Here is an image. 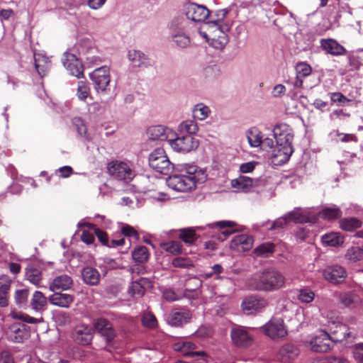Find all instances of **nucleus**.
<instances>
[{"label": "nucleus", "instance_id": "obj_43", "mask_svg": "<svg viewBox=\"0 0 363 363\" xmlns=\"http://www.w3.org/2000/svg\"><path fill=\"white\" fill-rule=\"evenodd\" d=\"M274 251V245L272 242H265L259 245L254 250V253L259 257H268Z\"/></svg>", "mask_w": 363, "mask_h": 363}, {"label": "nucleus", "instance_id": "obj_19", "mask_svg": "<svg viewBox=\"0 0 363 363\" xmlns=\"http://www.w3.org/2000/svg\"><path fill=\"white\" fill-rule=\"evenodd\" d=\"M253 239L252 237L241 234L235 236L230 242V248L236 252H244L252 247Z\"/></svg>", "mask_w": 363, "mask_h": 363}, {"label": "nucleus", "instance_id": "obj_33", "mask_svg": "<svg viewBox=\"0 0 363 363\" xmlns=\"http://www.w3.org/2000/svg\"><path fill=\"white\" fill-rule=\"evenodd\" d=\"M148 283L146 278H140L137 281H133L129 288V294L135 298L142 297L145 291V285Z\"/></svg>", "mask_w": 363, "mask_h": 363}, {"label": "nucleus", "instance_id": "obj_61", "mask_svg": "<svg viewBox=\"0 0 363 363\" xmlns=\"http://www.w3.org/2000/svg\"><path fill=\"white\" fill-rule=\"evenodd\" d=\"M121 233L125 236L133 238L135 240L139 238V235L137 231L133 227L128 225L121 228Z\"/></svg>", "mask_w": 363, "mask_h": 363}, {"label": "nucleus", "instance_id": "obj_3", "mask_svg": "<svg viewBox=\"0 0 363 363\" xmlns=\"http://www.w3.org/2000/svg\"><path fill=\"white\" fill-rule=\"evenodd\" d=\"M284 284V277L274 269L265 270L248 281V285L252 289L263 291L278 290L282 288Z\"/></svg>", "mask_w": 363, "mask_h": 363}, {"label": "nucleus", "instance_id": "obj_54", "mask_svg": "<svg viewBox=\"0 0 363 363\" xmlns=\"http://www.w3.org/2000/svg\"><path fill=\"white\" fill-rule=\"evenodd\" d=\"M330 100L337 104L340 106H345L347 103L351 102L352 101L347 97H345L342 93L340 92H333L330 94Z\"/></svg>", "mask_w": 363, "mask_h": 363}, {"label": "nucleus", "instance_id": "obj_15", "mask_svg": "<svg viewBox=\"0 0 363 363\" xmlns=\"http://www.w3.org/2000/svg\"><path fill=\"white\" fill-rule=\"evenodd\" d=\"M328 327L333 343L341 342L350 336L349 328L345 324L331 321L329 322Z\"/></svg>", "mask_w": 363, "mask_h": 363}, {"label": "nucleus", "instance_id": "obj_57", "mask_svg": "<svg viewBox=\"0 0 363 363\" xmlns=\"http://www.w3.org/2000/svg\"><path fill=\"white\" fill-rule=\"evenodd\" d=\"M73 125L76 128L77 133L81 136H85L86 133V127L80 118H74L72 120Z\"/></svg>", "mask_w": 363, "mask_h": 363}, {"label": "nucleus", "instance_id": "obj_48", "mask_svg": "<svg viewBox=\"0 0 363 363\" xmlns=\"http://www.w3.org/2000/svg\"><path fill=\"white\" fill-rule=\"evenodd\" d=\"M338 298L340 303L347 307L352 306L357 301L354 295L347 292L340 293Z\"/></svg>", "mask_w": 363, "mask_h": 363}, {"label": "nucleus", "instance_id": "obj_4", "mask_svg": "<svg viewBox=\"0 0 363 363\" xmlns=\"http://www.w3.org/2000/svg\"><path fill=\"white\" fill-rule=\"evenodd\" d=\"M107 172L113 179L128 183L135 176L133 164L130 162L113 160L107 164Z\"/></svg>", "mask_w": 363, "mask_h": 363}, {"label": "nucleus", "instance_id": "obj_62", "mask_svg": "<svg viewBox=\"0 0 363 363\" xmlns=\"http://www.w3.org/2000/svg\"><path fill=\"white\" fill-rule=\"evenodd\" d=\"M162 296L166 301L170 302L177 301L180 298V296L170 289L164 290Z\"/></svg>", "mask_w": 363, "mask_h": 363}, {"label": "nucleus", "instance_id": "obj_17", "mask_svg": "<svg viewBox=\"0 0 363 363\" xmlns=\"http://www.w3.org/2000/svg\"><path fill=\"white\" fill-rule=\"evenodd\" d=\"M147 134L149 139L152 140H166L169 143L174 135V131L164 125H153L148 128Z\"/></svg>", "mask_w": 363, "mask_h": 363}, {"label": "nucleus", "instance_id": "obj_51", "mask_svg": "<svg viewBox=\"0 0 363 363\" xmlns=\"http://www.w3.org/2000/svg\"><path fill=\"white\" fill-rule=\"evenodd\" d=\"M99 334L103 336L107 342H111L116 337L115 330L113 328L112 324L109 322Z\"/></svg>", "mask_w": 363, "mask_h": 363}, {"label": "nucleus", "instance_id": "obj_56", "mask_svg": "<svg viewBox=\"0 0 363 363\" xmlns=\"http://www.w3.org/2000/svg\"><path fill=\"white\" fill-rule=\"evenodd\" d=\"M15 318L21 320L26 323H30V324H37L43 322V318H36L32 316H30L28 314L26 313H20L16 314L13 316Z\"/></svg>", "mask_w": 363, "mask_h": 363}, {"label": "nucleus", "instance_id": "obj_25", "mask_svg": "<svg viewBox=\"0 0 363 363\" xmlns=\"http://www.w3.org/2000/svg\"><path fill=\"white\" fill-rule=\"evenodd\" d=\"M171 38L174 44L179 48H187L191 43L190 38L182 28H172Z\"/></svg>", "mask_w": 363, "mask_h": 363}, {"label": "nucleus", "instance_id": "obj_38", "mask_svg": "<svg viewBox=\"0 0 363 363\" xmlns=\"http://www.w3.org/2000/svg\"><path fill=\"white\" fill-rule=\"evenodd\" d=\"M361 226V220L356 218H346L340 220V228L345 231H353Z\"/></svg>", "mask_w": 363, "mask_h": 363}, {"label": "nucleus", "instance_id": "obj_41", "mask_svg": "<svg viewBox=\"0 0 363 363\" xmlns=\"http://www.w3.org/2000/svg\"><path fill=\"white\" fill-rule=\"evenodd\" d=\"M149 255L148 249L145 246H138L132 252L133 259L140 263L146 262Z\"/></svg>", "mask_w": 363, "mask_h": 363}, {"label": "nucleus", "instance_id": "obj_55", "mask_svg": "<svg viewBox=\"0 0 363 363\" xmlns=\"http://www.w3.org/2000/svg\"><path fill=\"white\" fill-rule=\"evenodd\" d=\"M296 70L298 77H305L310 75L311 73V67L305 62L297 64Z\"/></svg>", "mask_w": 363, "mask_h": 363}, {"label": "nucleus", "instance_id": "obj_6", "mask_svg": "<svg viewBox=\"0 0 363 363\" xmlns=\"http://www.w3.org/2000/svg\"><path fill=\"white\" fill-rule=\"evenodd\" d=\"M206 26L210 33L211 45L221 49L228 44L229 39L227 32L230 30L229 25L219 26L216 23H206Z\"/></svg>", "mask_w": 363, "mask_h": 363}, {"label": "nucleus", "instance_id": "obj_46", "mask_svg": "<svg viewBox=\"0 0 363 363\" xmlns=\"http://www.w3.org/2000/svg\"><path fill=\"white\" fill-rule=\"evenodd\" d=\"M315 298V293L310 289L303 288L298 290V300L303 303H309Z\"/></svg>", "mask_w": 363, "mask_h": 363}, {"label": "nucleus", "instance_id": "obj_36", "mask_svg": "<svg viewBox=\"0 0 363 363\" xmlns=\"http://www.w3.org/2000/svg\"><path fill=\"white\" fill-rule=\"evenodd\" d=\"M321 240L325 245L337 247L343 243L344 238L340 235V233L332 232L323 235L321 238Z\"/></svg>", "mask_w": 363, "mask_h": 363}, {"label": "nucleus", "instance_id": "obj_2", "mask_svg": "<svg viewBox=\"0 0 363 363\" xmlns=\"http://www.w3.org/2000/svg\"><path fill=\"white\" fill-rule=\"evenodd\" d=\"M276 145L272 153L273 162L277 164L286 163L294 152L292 142L294 132L286 123L277 124L273 128Z\"/></svg>", "mask_w": 363, "mask_h": 363}, {"label": "nucleus", "instance_id": "obj_34", "mask_svg": "<svg viewBox=\"0 0 363 363\" xmlns=\"http://www.w3.org/2000/svg\"><path fill=\"white\" fill-rule=\"evenodd\" d=\"M318 214L323 219L331 220L340 218L342 213L338 207L333 205L332 206H325L323 208Z\"/></svg>", "mask_w": 363, "mask_h": 363}, {"label": "nucleus", "instance_id": "obj_27", "mask_svg": "<svg viewBox=\"0 0 363 363\" xmlns=\"http://www.w3.org/2000/svg\"><path fill=\"white\" fill-rule=\"evenodd\" d=\"M73 284L72 279L67 275L62 274L56 277L50 284V290L55 291L57 290H67L71 288Z\"/></svg>", "mask_w": 363, "mask_h": 363}, {"label": "nucleus", "instance_id": "obj_32", "mask_svg": "<svg viewBox=\"0 0 363 363\" xmlns=\"http://www.w3.org/2000/svg\"><path fill=\"white\" fill-rule=\"evenodd\" d=\"M77 48L79 53L84 55L86 57L97 52V48L94 43L88 38H83L80 40L77 45Z\"/></svg>", "mask_w": 363, "mask_h": 363}, {"label": "nucleus", "instance_id": "obj_30", "mask_svg": "<svg viewBox=\"0 0 363 363\" xmlns=\"http://www.w3.org/2000/svg\"><path fill=\"white\" fill-rule=\"evenodd\" d=\"M30 305L35 312L42 313L47 308L48 299L41 291H35L32 296Z\"/></svg>", "mask_w": 363, "mask_h": 363}, {"label": "nucleus", "instance_id": "obj_59", "mask_svg": "<svg viewBox=\"0 0 363 363\" xmlns=\"http://www.w3.org/2000/svg\"><path fill=\"white\" fill-rule=\"evenodd\" d=\"M289 221L287 214L274 220L270 227V230L280 229L284 228Z\"/></svg>", "mask_w": 363, "mask_h": 363}, {"label": "nucleus", "instance_id": "obj_39", "mask_svg": "<svg viewBox=\"0 0 363 363\" xmlns=\"http://www.w3.org/2000/svg\"><path fill=\"white\" fill-rule=\"evenodd\" d=\"M345 258L354 262L363 261V250L362 247L352 246L348 248L345 253Z\"/></svg>", "mask_w": 363, "mask_h": 363}, {"label": "nucleus", "instance_id": "obj_20", "mask_svg": "<svg viewBox=\"0 0 363 363\" xmlns=\"http://www.w3.org/2000/svg\"><path fill=\"white\" fill-rule=\"evenodd\" d=\"M324 278L332 284H339L344 281L347 277V272L344 267L333 265L327 267L323 272Z\"/></svg>", "mask_w": 363, "mask_h": 363}, {"label": "nucleus", "instance_id": "obj_31", "mask_svg": "<svg viewBox=\"0 0 363 363\" xmlns=\"http://www.w3.org/2000/svg\"><path fill=\"white\" fill-rule=\"evenodd\" d=\"M233 342L238 346H247L251 342V337L247 332L242 328H235L231 331Z\"/></svg>", "mask_w": 363, "mask_h": 363}, {"label": "nucleus", "instance_id": "obj_35", "mask_svg": "<svg viewBox=\"0 0 363 363\" xmlns=\"http://www.w3.org/2000/svg\"><path fill=\"white\" fill-rule=\"evenodd\" d=\"M252 179L245 176H240L238 178L231 181L232 187L242 191H248L250 187H252Z\"/></svg>", "mask_w": 363, "mask_h": 363}, {"label": "nucleus", "instance_id": "obj_16", "mask_svg": "<svg viewBox=\"0 0 363 363\" xmlns=\"http://www.w3.org/2000/svg\"><path fill=\"white\" fill-rule=\"evenodd\" d=\"M197 347L196 345L190 342L185 341L183 340H179L177 342H174L173 345V348L175 351L181 352L184 356H189V357H199L203 359H205L207 357V354L203 351H194V350Z\"/></svg>", "mask_w": 363, "mask_h": 363}, {"label": "nucleus", "instance_id": "obj_18", "mask_svg": "<svg viewBox=\"0 0 363 363\" xmlns=\"http://www.w3.org/2000/svg\"><path fill=\"white\" fill-rule=\"evenodd\" d=\"M289 221H293L296 223H315L318 220V216L313 213L311 210L301 208H295L286 213Z\"/></svg>", "mask_w": 363, "mask_h": 363}, {"label": "nucleus", "instance_id": "obj_23", "mask_svg": "<svg viewBox=\"0 0 363 363\" xmlns=\"http://www.w3.org/2000/svg\"><path fill=\"white\" fill-rule=\"evenodd\" d=\"M128 57L133 67H147L151 65L150 59L140 50H129Z\"/></svg>", "mask_w": 363, "mask_h": 363}, {"label": "nucleus", "instance_id": "obj_29", "mask_svg": "<svg viewBox=\"0 0 363 363\" xmlns=\"http://www.w3.org/2000/svg\"><path fill=\"white\" fill-rule=\"evenodd\" d=\"M51 304L62 308H69L74 301V296L71 294L55 292L49 297Z\"/></svg>", "mask_w": 363, "mask_h": 363}, {"label": "nucleus", "instance_id": "obj_60", "mask_svg": "<svg viewBox=\"0 0 363 363\" xmlns=\"http://www.w3.org/2000/svg\"><path fill=\"white\" fill-rule=\"evenodd\" d=\"M353 355L357 363H363V342L355 345Z\"/></svg>", "mask_w": 363, "mask_h": 363}, {"label": "nucleus", "instance_id": "obj_22", "mask_svg": "<svg viewBox=\"0 0 363 363\" xmlns=\"http://www.w3.org/2000/svg\"><path fill=\"white\" fill-rule=\"evenodd\" d=\"M235 223L229 220H221L213 223L208 224L211 228H218L222 231L217 235V240L222 242L226 239L228 236L235 232L232 228L235 226Z\"/></svg>", "mask_w": 363, "mask_h": 363}, {"label": "nucleus", "instance_id": "obj_64", "mask_svg": "<svg viewBox=\"0 0 363 363\" xmlns=\"http://www.w3.org/2000/svg\"><path fill=\"white\" fill-rule=\"evenodd\" d=\"M95 234L98 238L99 240L101 242V244L107 247L109 242V239L106 233H105L101 229L97 228L95 230Z\"/></svg>", "mask_w": 363, "mask_h": 363}, {"label": "nucleus", "instance_id": "obj_44", "mask_svg": "<svg viewBox=\"0 0 363 363\" xmlns=\"http://www.w3.org/2000/svg\"><path fill=\"white\" fill-rule=\"evenodd\" d=\"M199 130L197 123L193 120H186L181 123L179 125V130L181 133H187V135H192L197 133Z\"/></svg>", "mask_w": 363, "mask_h": 363}, {"label": "nucleus", "instance_id": "obj_53", "mask_svg": "<svg viewBox=\"0 0 363 363\" xmlns=\"http://www.w3.org/2000/svg\"><path fill=\"white\" fill-rule=\"evenodd\" d=\"M89 88L85 82L81 81L78 83L77 95L79 99L85 101L89 94Z\"/></svg>", "mask_w": 363, "mask_h": 363}, {"label": "nucleus", "instance_id": "obj_40", "mask_svg": "<svg viewBox=\"0 0 363 363\" xmlns=\"http://www.w3.org/2000/svg\"><path fill=\"white\" fill-rule=\"evenodd\" d=\"M210 113V108L202 103L196 104L193 109L194 118L200 121L207 118Z\"/></svg>", "mask_w": 363, "mask_h": 363}, {"label": "nucleus", "instance_id": "obj_63", "mask_svg": "<svg viewBox=\"0 0 363 363\" xmlns=\"http://www.w3.org/2000/svg\"><path fill=\"white\" fill-rule=\"evenodd\" d=\"M228 13V11L227 9L219 10L216 13L217 19L208 21V23H216V24L218 23L219 26L226 25L225 23H223V21L226 17Z\"/></svg>", "mask_w": 363, "mask_h": 363}, {"label": "nucleus", "instance_id": "obj_8", "mask_svg": "<svg viewBox=\"0 0 363 363\" xmlns=\"http://www.w3.org/2000/svg\"><path fill=\"white\" fill-rule=\"evenodd\" d=\"M263 333L274 340H283L288 335V330L281 318H272L262 328Z\"/></svg>", "mask_w": 363, "mask_h": 363}, {"label": "nucleus", "instance_id": "obj_58", "mask_svg": "<svg viewBox=\"0 0 363 363\" xmlns=\"http://www.w3.org/2000/svg\"><path fill=\"white\" fill-rule=\"evenodd\" d=\"M28 296V291L27 289L17 290L15 293V301L17 304H23L26 302Z\"/></svg>", "mask_w": 363, "mask_h": 363}, {"label": "nucleus", "instance_id": "obj_1", "mask_svg": "<svg viewBox=\"0 0 363 363\" xmlns=\"http://www.w3.org/2000/svg\"><path fill=\"white\" fill-rule=\"evenodd\" d=\"M206 171L191 164H180L176 167V172L167 179V186L180 192L194 190L198 184L204 183L207 179Z\"/></svg>", "mask_w": 363, "mask_h": 363}, {"label": "nucleus", "instance_id": "obj_50", "mask_svg": "<svg viewBox=\"0 0 363 363\" xmlns=\"http://www.w3.org/2000/svg\"><path fill=\"white\" fill-rule=\"evenodd\" d=\"M99 334L103 336L107 342H111L116 337L115 330L113 328L112 324L109 322Z\"/></svg>", "mask_w": 363, "mask_h": 363}, {"label": "nucleus", "instance_id": "obj_5", "mask_svg": "<svg viewBox=\"0 0 363 363\" xmlns=\"http://www.w3.org/2000/svg\"><path fill=\"white\" fill-rule=\"evenodd\" d=\"M149 165L152 169L164 175L169 174L174 168L164 150L161 148L155 150L150 155Z\"/></svg>", "mask_w": 363, "mask_h": 363}, {"label": "nucleus", "instance_id": "obj_45", "mask_svg": "<svg viewBox=\"0 0 363 363\" xmlns=\"http://www.w3.org/2000/svg\"><path fill=\"white\" fill-rule=\"evenodd\" d=\"M160 246L164 251L173 255L182 252V245L178 241L172 240L166 242H162Z\"/></svg>", "mask_w": 363, "mask_h": 363}, {"label": "nucleus", "instance_id": "obj_26", "mask_svg": "<svg viewBox=\"0 0 363 363\" xmlns=\"http://www.w3.org/2000/svg\"><path fill=\"white\" fill-rule=\"evenodd\" d=\"M320 45L323 50L332 55H342L346 52L343 46L333 39H322Z\"/></svg>", "mask_w": 363, "mask_h": 363}, {"label": "nucleus", "instance_id": "obj_24", "mask_svg": "<svg viewBox=\"0 0 363 363\" xmlns=\"http://www.w3.org/2000/svg\"><path fill=\"white\" fill-rule=\"evenodd\" d=\"M28 333L26 332L24 325L20 323H13L11 325L7 331V336L9 340L13 342H21L27 337Z\"/></svg>", "mask_w": 363, "mask_h": 363}, {"label": "nucleus", "instance_id": "obj_42", "mask_svg": "<svg viewBox=\"0 0 363 363\" xmlns=\"http://www.w3.org/2000/svg\"><path fill=\"white\" fill-rule=\"evenodd\" d=\"M179 238L186 244H192L197 239L195 230L191 228L180 229Z\"/></svg>", "mask_w": 363, "mask_h": 363}, {"label": "nucleus", "instance_id": "obj_11", "mask_svg": "<svg viewBox=\"0 0 363 363\" xmlns=\"http://www.w3.org/2000/svg\"><path fill=\"white\" fill-rule=\"evenodd\" d=\"M267 300L256 296L246 298L241 304L243 312L247 315H254L260 313L267 306Z\"/></svg>", "mask_w": 363, "mask_h": 363}, {"label": "nucleus", "instance_id": "obj_47", "mask_svg": "<svg viewBox=\"0 0 363 363\" xmlns=\"http://www.w3.org/2000/svg\"><path fill=\"white\" fill-rule=\"evenodd\" d=\"M247 140L251 147H258L261 146L262 142L261 132L257 130H250L247 135Z\"/></svg>", "mask_w": 363, "mask_h": 363}, {"label": "nucleus", "instance_id": "obj_7", "mask_svg": "<svg viewBox=\"0 0 363 363\" xmlns=\"http://www.w3.org/2000/svg\"><path fill=\"white\" fill-rule=\"evenodd\" d=\"M305 344L312 351L316 352H327L333 346L330 335L325 330H320L318 334L308 337Z\"/></svg>", "mask_w": 363, "mask_h": 363}, {"label": "nucleus", "instance_id": "obj_10", "mask_svg": "<svg viewBox=\"0 0 363 363\" xmlns=\"http://www.w3.org/2000/svg\"><path fill=\"white\" fill-rule=\"evenodd\" d=\"M89 77L98 92L105 91L111 81L109 67L102 66L96 68L90 73Z\"/></svg>", "mask_w": 363, "mask_h": 363}, {"label": "nucleus", "instance_id": "obj_37", "mask_svg": "<svg viewBox=\"0 0 363 363\" xmlns=\"http://www.w3.org/2000/svg\"><path fill=\"white\" fill-rule=\"evenodd\" d=\"M26 278L33 284L38 286L42 279L40 269L33 265H29L26 269Z\"/></svg>", "mask_w": 363, "mask_h": 363}, {"label": "nucleus", "instance_id": "obj_12", "mask_svg": "<svg viewBox=\"0 0 363 363\" xmlns=\"http://www.w3.org/2000/svg\"><path fill=\"white\" fill-rule=\"evenodd\" d=\"M62 64L70 74L79 79L84 77V67L75 55L66 52L64 54Z\"/></svg>", "mask_w": 363, "mask_h": 363}, {"label": "nucleus", "instance_id": "obj_21", "mask_svg": "<svg viewBox=\"0 0 363 363\" xmlns=\"http://www.w3.org/2000/svg\"><path fill=\"white\" fill-rule=\"evenodd\" d=\"M191 313L189 310H173L167 318V323L172 326L179 327L189 322Z\"/></svg>", "mask_w": 363, "mask_h": 363}, {"label": "nucleus", "instance_id": "obj_28", "mask_svg": "<svg viewBox=\"0 0 363 363\" xmlns=\"http://www.w3.org/2000/svg\"><path fill=\"white\" fill-rule=\"evenodd\" d=\"M82 277L84 282L90 286L99 284L101 275L99 271L91 267H85L82 269Z\"/></svg>", "mask_w": 363, "mask_h": 363}, {"label": "nucleus", "instance_id": "obj_14", "mask_svg": "<svg viewBox=\"0 0 363 363\" xmlns=\"http://www.w3.org/2000/svg\"><path fill=\"white\" fill-rule=\"evenodd\" d=\"M93 335L94 328L86 325H80L73 329L72 338L79 345H88L92 341Z\"/></svg>", "mask_w": 363, "mask_h": 363}, {"label": "nucleus", "instance_id": "obj_13", "mask_svg": "<svg viewBox=\"0 0 363 363\" xmlns=\"http://www.w3.org/2000/svg\"><path fill=\"white\" fill-rule=\"evenodd\" d=\"M184 10L187 18L195 22L206 20L210 13L209 10L206 6L195 3L185 4Z\"/></svg>", "mask_w": 363, "mask_h": 363}, {"label": "nucleus", "instance_id": "obj_52", "mask_svg": "<svg viewBox=\"0 0 363 363\" xmlns=\"http://www.w3.org/2000/svg\"><path fill=\"white\" fill-rule=\"evenodd\" d=\"M172 265L174 267L189 269L193 267V262L189 259L179 257H176L172 260Z\"/></svg>", "mask_w": 363, "mask_h": 363}, {"label": "nucleus", "instance_id": "obj_49", "mask_svg": "<svg viewBox=\"0 0 363 363\" xmlns=\"http://www.w3.org/2000/svg\"><path fill=\"white\" fill-rule=\"evenodd\" d=\"M141 321L145 327L149 328H155L157 325V321L155 316L151 313H144Z\"/></svg>", "mask_w": 363, "mask_h": 363}, {"label": "nucleus", "instance_id": "obj_9", "mask_svg": "<svg viewBox=\"0 0 363 363\" xmlns=\"http://www.w3.org/2000/svg\"><path fill=\"white\" fill-rule=\"evenodd\" d=\"M172 139L169 144L177 152H189L199 146V141L191 135L177 137V134L174 132Z\"/></svg>", "mask_w": 363, "mask_h": 363}]
</instances>
